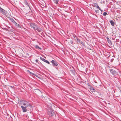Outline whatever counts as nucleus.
Returning <instances> with one entry per match:
<instances>
[{
    "instance_id": "obj_1",
    "label": "nucleus",
    "mask_w": 121,
    "mask_h": 121,
    "mask_svg": "<svg viewBox=\"0 0 121 121\" xmlns=\"http://www.w3.org/2000/svg\"><path fill=\"white\" fill-rule=\"evenodd\" d=\"M22 103L23 104V105L25 107H28V108L30 109H31L32 108V106L30 104V103L24 100H22Z\"/></svg>"
},
{
    "instance_id": "obj_2",
    "label": "nucleus",
    "mask_w": 121,
    "mask_h": 121,
    "mask_svg": "<svg viewBox=\"0 0 121 121\" xmlns=\"http://www.w3.org/2000/svg\"><path fill=\"white\" fill-rule=\"evenodd\" d=\"M49 108L48 112V115L49 117H51L55 115L54 110L52 109V107Z\"/></svg>"
},
{
    "instance_id": "obj_3",
    "label": "nucleus",
    "mask_w": 121,
    "mask_h": 121,
    "mask_svg": "<svg viewBox=\"0 0 121 121\" xmlns=\"http://www.w3.org/2000/svg\"><path fill=\"white\" fill-rule=\"evenodd\" d=\"M30 25L31 28L35 30L37 28V26L36 24L34 23H31L30 24Z\"/></svg>"
},
{
    "instance_id": "obj_4",
    "label": "nucleus",
    "mask_w": 121,
    "mask_h": 121,
    "mask_svg": "<svg viewBox=\"0 0 121 121\" xmlns=\"http://www.w3.org/2000/svg\"><path fill=\"white\" fill-rule=\"evenodd\" d=\"M51 62L54 66H57V63L56 61L52 60L51 61Z\"/></svg>"
},
{
    "instance_id": "obj_5",
    "label": "nucleus",
    "mask_w": 121,
    "mask_h": 121,
    "mask_svg": "<svg viewBox=\"0 0 121 121\" xmlns=\"http://www.w3.org/2000/svg\"><path fill=\"white\" fill-rule=\"evenodd\" d=\"M21 107L22 109V111L23 112H26L27 110L26 108L27 107L21 106Z\"/></svg>"
},
{
    "instance_id": "obj_6",
    "label": "nucleus",
    "mask_w": 121,
    "mask_h": 121,
    "mask_svg": "<svg viewBox=\"0 0 121 121\" xmlns=\"http://www.w3.org/2000/svg\"><path fill=\"white\" fill-rule=\"evenodd\" d=\"M40 60H42L43 61L46 62V63L48 64H49L50 63L47 60L45 59L44 58H43L40 57Z\"/></svg>"
},
{
    "instance_id": "obj_7",
    "label": "nucleus",
    "mask_w": 121,
    "mask_h": 121,
    "mask_svg": "<svg viewBox=\"0 0 121 121\" xmlns=\"http://www.w3.org/2000/svg\"><path fill=\"white\" fill-rule=\"evenodd\" d=\"M5 11L3 9L0 7V12L3 13L4 15L6 14L5 13Z\"/></svg>"
},
{
    "instance_id": "obj_8",
    "label": "nucleus",
    "mask_w": 121,
    "mask_h": 121,
    "mask_svg": "<svg viewBox=\"0 0 121 121\" xmlns=\"http://www.w3.org/2000/svg\"><path fill=\"white\" fill-rule=\"evenodd\" d=\"M110 71L111 73L113 74H114L116 73V71L112 69H110Z\"/></svg>"
},
{
    "instance_id": "obj_9",
    "label": "nucleus",
    "mask_w": 121,
    "mask_h": 121,
    "mask_svg": "<svg viewBox=\"0 0 121 121\" xmlns=\"http://www.w3.org/2000/svg\"><path fill=\"white\" fill-rule=\"evenodd\" d=\"M76 39L77 40V42H78L82 44V45L83 44L84 45V44L83 42L82 41H80V40L78 38L76 37Z\"/></svg>"
},
{
    "instance_id": "obj_10",
    "label": "nucleus",
    "mask_w": 121,
    "mask_h": 121,
    "mask_svg": "<svg viewBox=\"0 0 121 121\" xmlns=\"http://www.w3.org/2000/svg\"><path fill=\"white\" fill-rule=\"evenodd\" d=\"M35 30H37L39 32L41 31L42 30V29L41 28L38 27L37 26V28L35 29Z\"/></svg>"
},
{
    "instance_id": "obj_11",
    "label": "nucleus",
    "mask_w": 121,
    "mask_h": 121,
    "mask_svg": "<svg viewBox=\"0 0 121 121\" xmlns=\"http://www.w3.org/2000/svg\"><path fill=\"white\" fill-rule=\"evenodd\" d=\"M107 39V41L108 43L110 45L112 44V42L111 40L109 39L108 37L106 38Z\"/></svg>"
},
{
    "instance_id": "obj_12",
    "label": "nucleus",
    "mask_w": 121,
    "mask_h": 121,
    "mask_svg": "<svg viewBox=\"0 0 121 121\" xmlns=\"http://www.w3.org/2000/svg\"><path fill=\"white\" fill-rule=\"evenodd\" d=\"M109 22L112 26H113L114 25L115 23L113 21L110 20Z\"/></svg>"
},
{
    "instance_id": "obj_13",
    "label": "nucleus",
    "mask_w": 121,
    "mask_h": 121,
    "mask_svg": "<svg viewBox=\"0 0 121 121\" xmlns=\"http://www.w3.org/2000/svg\"><path fill=\"white\" fill-rule=\"evenodd\" d=\"M90 88L91 92H95V90L91 86L90 87Z\"/></svg>"
},
{
    "instance_id": "obj_14",
    "label": "nucleus",
    "mask_w": 121,
    "mask_h": 121,
    "mask_svg": "<svg viewBox=\"0 0 121 121\" xmlns=\"http://www.w3.org/2000/svg\"><path fill=\"white\" fill-rule=\"evenodd\" d=\"M14 24L15 25V26L17 27H18L19 28H21V27L19 26V24L15 22H14Z\"/></svg>"
},
{
    "instance_id": "obj_15",
    "label": "nucleus",
    "mask_w": 121,
    "mask_h": 121,
    "mask_svg": "<svg viewBox=\"0 0 121 121\" xmlns=\"http://www.w3.org/2000/svg\"><path fill=\"white\" fill-rule=\"evenodd\" d=\"M24 3L26 5H27L28 7H29L30 8L29 6V5L28 4V3L26 1V0H25L24 1Z\"/></svg>"
},
{
    "instance_id": "obj_16",
    "label": "nucleus",
    "mask_w": 121,
    "mask_h": 121,
    "mask_svg": "<svg viewBox=\"0 0 121 121\" xmlns=\"http://www.w3.org/2000/svg\"><path fill=\"white\" fill-rule=\"evenodd\" d=\"M35 48L37 49H39L40 50H41V49L40 47H39L38 45H36L35 46Z\"/></svg>"
},
{
    "instance_id": "obj_17",
    "label": "nucleus",
    "mask_w": 121,
    "mask_h": 121,
    "mask_svg": "<svg viewBox=\"0 0 121 121\" xmlns=\"http://www.w3.org/2000/svg\"><path fill=\"white\" fill-rule=\"evenodd\" d=\"M98 4L96 3H94L93 4H92V5L94 7H96V6H97L98 5Z\"/></svg>"
},
{
    "instance_id": "obj_18",
    "label": "nucleus",
    "mask_w": 121,
    "mask_h": 121,
    "mask_svg": "<svg viewBox=\"0 0 121 121\" xmlns=\"http://www.w3.org/2000/svg\"><path fill=\"white\" fill-rule=\"evenodd\" d=\"M58 0H53V1L56 4H57L58 2Z\"/></svg>"
},
{
    "instance_id": "obj_19",
    "label": "nucleus",
    "mask_w": 121,
    "mask_h": 121,
    "mask_svg": "<svg viewBox=\"0 0 121 121\" xmlns=\"http://www.w3.org/2000/svg\"><path fill=\"white\" fill-rule=\"evenodd\" d=\"M27 71L29 73L33 75H35V74L34 73H32L30 72L29 70H27Z\"/></svg>"
},
{
    "instance_id": "obj_20",
    "label": "nucleus",
    "mask_w": 121,
    "mask_h": 121,
    "mask_svg": "<svg viewBox=\"0 0 121 121\" xmlns=\"http://www.w3.org/2000/svg\"><path fill=\"white\" fill-rule=\"evenodd\" d=\"M10 20L11 21V22L13 23H14V22H15L13 18H10Z\"/></svg>"
},
{
    "instance_id": "obj_21",
    "label": "nucleus",
    "mask_w": 121,
    "mask_h": 121,
    "mask_svg": "<svg viewBox=\"0 0 121 121\" xmlns=\"http://www.w3.org/2000/svg\"><path fill=\"white\" fill-rule=\"evenodd\" d=\"M107 13L106 12H104L103 13V15L104 16H106L107 15Z\"/></svg>"
},
{
    "instance_id": "obj_22",
    "label": "nucleus",
    "mask_w": 121,
    "mask_h": 121,
    "mask_svg": "<svg viewBox=\"0 0 121 121\" xmlns=\"http://www.w3.org/2000/svg\"><path fill=\"white\" fill-rule=\"evenodd\" d=\"M70 43L72 44H73V41L71 40L70 41Z\"/></svg>"
},
{
    "instance_id": "obj_23",
    "label": "nucleus",
    "mask_w": 121,
    "mask_h": 121,
    "mask_svg": "<svg viewBox=\"0 0 121 121\" xmlns=\"http://www.w3.org/2000/svg\"><path fill=\"white\" fill-rule=\"evenodd\" d=\"M95 12L98 13H99V11L98 10H95Z\"/></svg>"
},
{
    "instance_id": "obj_24",
    "label": "nucleus",
    "mask_w": 121,
    "mask_h": 121,
    "mask_svg": "<svg viewBox=\"0 0 121 121\" xmlns=\"http://www.w3.org/2000/svg\"><path fill=\"white\" fill-rule=\"evenodd\" d=\"M96 7L98 9H99L100 8L98 6V5H97V6H96Z\"/></svg>"
},
{
    "instance_id": "obj_25",
    "label": "nucleus",
    "mask_w": 121,
    "mask_h": 121,
    "mask_svg": "<svg viewBox=\"0 0 121 121\" xmlns=\"http://www.w3.org/2000/svg\"><path fill=\"white\" fill-rule=\"evenodd\" d=\"M36 62L37 63H38V60L37 59H36L35 60Z\"/></svg>"
},
{
    "instance_id": "obj_26",
    "label": "nucleus",
    "mask_w": 121,
    "mask_h": 121,
    "mask_svg": "<svg viewBox=\"0 0 121 121\" xmlns=\"http://www.w3.org/2000/svg\"><path fill=\"white\" fill-rule=\"evenodd\" d=\"M99 10H100V11H102L101 9L100 8V9H99Z\"/></svg>"
},
{
    "instance_id": "obj_27",
    "label": "nucleus",
    "mask_w": 121,
    "mask_h": 121,
    "mask_svg": "<svg viewBox=\"0 0 121 121\" xmlns=\"http://www.w3.org/2000/svg\"><path fill=\"white\" fill-rule=\"evenodd\" d=\"M39 91L40 92H41H41L40 91Z\"/></svg>"
}]
</instances>
